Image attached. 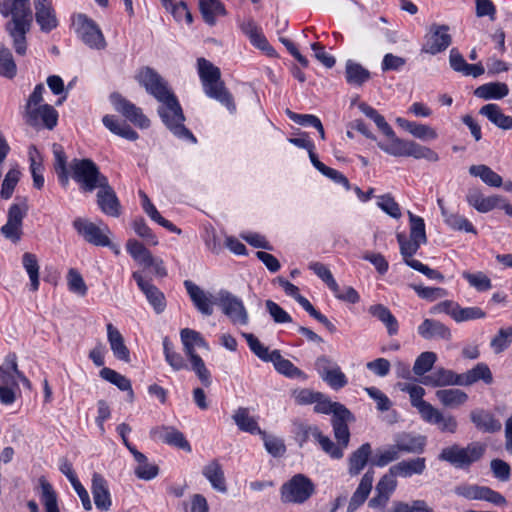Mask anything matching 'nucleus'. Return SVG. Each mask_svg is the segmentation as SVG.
Instances as JSON below:
<instances>
[{"instance_id": "1", "label": "nucleus", "mask_w": 512, "mask_h": 512, "mask_svg": "<svg viewBox=\"0 0 512 512\" xmlns=\"http://www.w3.org/2000/svg\"><path fill=\"white\" fill-rule=\"evenodd\" d=\"M136 78L148 93L161 102L158 112L168 129L176 136L188 138L195 142L196 139L192 133L183 125L185 118L182 109L176 97L167 88L164 79L149 67L141 69Z\"/></svg>"}, {"instance_id": "2", "label": "nucleus", "mask_w": 512, "mask_h": 512, "mask_svg": "<svg viewBox=\"0 0 512 512\" xmlns=\"http://www.w3.org/2000/svg\"><path fill=\"white\" fill-rule=\"evenodd\" d=\"M2 14L8 18L6 33L15 52L24 56L27 52V34L33 25L30 0H4Z\"/></svg>"}, {"instance_id": "3", "label": "nucleus", "mask_w": 512, "mask_h": 512, "mask_svg": "<svg viewBox=\"0 0 512 512\" xmlns=\"http://www.w3.org/2000/svg\"><path fill=\"white\" fill-rule=\"evenodd\" d=\"M410 234L409 239L404 233H397V241L400 247V254L403 261L412 269L424 274L429 279L444 281V276L437 270H434L418 260L413 259L422 244L427 242L425 223L423 218L409 212Z\"/></svg>"}, {"instance_id": "4", "label": "nucleus", "mask_w": 512, "mask_h": 512, "mask_svg": "<svg viewBox=\"0 0 512 512\" xmlns=\"http://www.w3.org/2000/svg\"><path fill=\"white\" fill-rule=\"evenodd\" d=\"M183 351L188 357L191 369L194 371L201 383L209 387L211 385V374L206 368L203 359L196 353V349H203L208 352L210 347L202 335L193 329L184 328L180 331Z\"/></svg>"}, {"instance_id": "5", "label": "nucleus", "mask_w": 512, "mask_h": 512, "mask_svg": "<svg viewBox=\"0 0 512 512\" xmlns=\"http://www.w3.org/2000/svg\"><path fill=\"white\" fill-rule=\"evenodd\" d=\"M198 71L205 93L225 105L230 112L235 111L233 97L220 80L221 74L219 68L214 66L210 61L199 58Z\"/></svg>"}, {"instance_id": "6", "label": "nucleus", "mask_w": 512, "mask_h": 512, "mask_svg": "<svg viewBox=\"0 0 512 512\" xmlns=\"http://www.w3.org/2000/svg\"><path fill=\"white\" fill-rule=\"evenodd\" d=\"M390 139L388 144L378 143V147L389 155L395 157H414L416 159H426L430 162L439 160L438 154L429 147L422 146L414 141H407L393 135L387 136Z\"/></svg>"}, {"instance_id": "7", "label": "nucleus", "mask_w": 512, "mask_h": 512, "mask_svg": "<svg viewBox=\"0 0 512 512\" xmlns=\"http://www.w3.org/2000/svg\"><path fill=\"white\" fill-rule=\"evenodd\" d=\"M4 366H2V404H11L20 395L19 381L27 388H30V382L17 369L15 354L6 357Z\"/></svg>"}, {"instance_id": "8", "label": "nucleus", "mask_w": 512, "mask_h": 512, "mask_svg": "<svg viewBox=\"0 0 512 512\" xmlns=\"http://www.w3.org/2000/svg\"><path fill=\"white\" fill-rule=\"evenodd\" d=\"M73 179L85 192H92L106 182V176L100 173L96 164L90 159H74L70 163Z\"/></svg>"}, {"instance_id": "9", "label": "nucleus", "mask_w": 512, "mask_h": 512, "mask_svg": "<svg viewBox=\"0 0 512 512\" xmlns=\"http://www.w3.org/2000/svg\"><path fill=\"white\" fill-rule=\"evenodd\" d=\"M72 25L77 36L91 49L104 50L107 47L106 39L98 24L86 14L73 16Z\"/></svg>"}, {"instance_id": "10", "label": "nucleus", "mask_w": 512, "mask_h": 512, "mask_svg": "<svg viewBox=\"0 0 512 512\" xmlns=\"http://www.w3.org/2000/svg\"><path fill=\"white\" fill-rule=\"evenodd\" d=\"M315 493V485L306 475L298 473L280 489L283 503L303 504Z\"/></svg>"}, {"instance_id": "11", "label": "nucleus", "mask_w": 512, "mask_h": 512, "mask_svg": "<svg viewBox=\"0 0 512 512\" xmlns=\"http://www.w3.org/2000/svg\"><path fill=\"white\" fill-rule=\"evenodd\" d=\"M28 210V200L25 197H16L15 202L8 208L7 221L2 225V234L14 244L18 243L23 235V219Z\"/></svg>"}, {"instance_id": "12", "label": "nucleus", "mask_w": 512, "mask_h": 512, "mask_svg": "<svg viewBox=\"0 0 512 512\" xmlns=\"http://www.w3.org/2000/svg\"><path fill=\"white\" fill-rule=\"evenodd\" d=\"M484 451L485 447L479 443H473L467 447H460L455 444L442 449L439 459L447 461L457 468H464L478 461L483 456Z\"/></svg>"}, {"instance_id": "13", "label": "nucleus", "mask_w": 512, "mask_h": 512, "mask_svg": "<svg viewBox=\"0 0 512 512\" xmlns=\"http://www.w3.org/2000/svg\"><path fill=\"white\" fill-rule=\"evenodd\" d=\"M217 305L233 325L245 326L249 322L248 312L240 298L228 291H220Z\"/></svg>"}, {"instance_id": "14", "label": "nucleus", "mask_w": 512, "mask_h": 512, "mask_svg": "<svg viewBox=\"0 0 512 512\" xmlns=\"http://www.w3.org/2000/svg\"><path fill=\"white\" fill-rule=\"evenodd\" d=\"M454 493L467 500H484L495 505H505L506 499L487 486L463 483L454 488Z\"/></svg>"}, {"instance_id": "15", "label": "nucleus", "mask_w": 512, "mask_h": 512, "mask_svg": "<svg viewBox=\"0 0 512 512\" xmlns=\"http://www.w3.org/2000/svg\"><path fill=\"white\" fill-rule=\"evenodd\" d=\"M73 226L76 231L89 243L96 246H109L110 240L108 238V234L110 230L107 226L103 229L95 225L94 223L82 219L77 218L73 222Z\"/></svg>"}, {"instance_id": "16", "label": "nucleus", "mask_w": 512, "mask_h": 512, "mask_svg": "<svg viewBox=\"0 0 512 512\" xmlns=\"http://www.w3.org/2000/svg\"><path fill=\"white\" fill-rule=\"evenodd\" d=\"M452 42L447 25L432 24L422 51L435 55L446 50Z\"/></svg>"}, {"instance_id": "17", "label": "nucleus", "mask_w": 512, "mask_h": 512, "mask_svg": "<svg viewBox=\"0 0 512 512\" xmlns=\"http://www.w3.org/2000/svg\"><path fill=\"white\" fill-rule=\"evenodd\" d=\"M110 99L115 110L134 125L142 129L150 126V120L142 113V110L123 98L120 94L114 93L111 95Z\"/></svg>"}, {"instance_id": "18", "label": "nucleus", "mask_w": 512, "mask_h": 512, "mask_svg": "<svg viewBox=\"0 0 512 512\" xmlns=\"http://www.w3.org/2000/svg\"><path fill=\"white\" fill-rule=\"evenodd\" d=\"M151 437L165 444L177 447L186 452H191V445L184 434L173 426H157L151 432Z\"/></svg>"}, {"instance_id": "19", "label": "nucleus", "mask_w": 512, "mask_h": 512, "mask_svg": "<svg viewBox=\"0 0 512 512\" xmlns=\"http://www.w3.org/2000/svg\"><path fill=\"white\" fill-rule=\"evenodd\" d=\"M57 111L48 104L26 111V123L34 127L53 129L57 124Z\"/></svg>"}, {"instance_id": "20", "label": "nucleus", "mask_w": 512, "mask_h": 512, "mask_svg": "<svg viewBox=\"0 0 512 512\" xmlns=\"http://www.w3.org/2000/svg\"><path fill=\"white\" fill-rule=\"evenodd\" d=\"M35 20L42 32L48 33L58 26L55 9L49 0H33Z\"/></svg>"}, {"instance_id": "21", "label": "nucleus", "mask_w": 512, "mask_h": 512, "mask_svg": "<svg viewBox=\"0 0 512 512\" xmlns=\"http://www.w3.org/2000/svg\"><path fill=\"white\" fill-rule=\"evenodd\" d=\"M355 420L353 414L345 407L338 406L336 416H332V426L334 436L338 440V444L344 449L348 446L350 432L348 423Z\"/></svg>"}, {"instance_id": "22", "label": "nucleus", "mask_w": 512, "mask_h": 512, "mask_svg": "<svg viewBox=\"0 0 512 512\" xmlns=\"http://www.w3.org/2000/svg\"><path fill=\"white\" fill-rule=\"evenodd\" d=\"M98 189L97 204L100 210L108 216L119 217L121 215V204L108 180L104 184L102 183Z\"/></svg>"}, {"instance_id": "23", "label": "nucleus", "mask_w": 512, "mask_h": 512, "mask_svg": "<svg viewBox=\"0 0 512 512\" xmlns=\"http://www.w3.org/2000/svg\"><path fill=\"white\" fill-rule=\"evenodd\" d=\"M418 334L425 340H445L451 339L452 334L449 327L442 322L426 318L417 328Z\"/></svg>"}, {"instance_id": "24", "label": "nucleus", "mask_w": 512, "mask_h": 512, "mask_svg": "<svg viewBox=\"0 0 512 512\" xmlns=\"http://www.w3.org/2000/svg\"><path fill=\"white\" fill-rule=\"evenodd\" d=\"M467 203L480 213H487L498 207L502 198L497 195L485 197L478 188H471L466 194Z\"/></svg>"}, {"instance_id": "25", "label": "nucleus", "mask_w": 512, "mask_h": 512, "mask_svg": "<svg viewBox=\"0 0 512 512\" xmlns=\"http://www.w3.org/2000/svg\"><path fill=\"white\" fill-rule=\"evenodd\" d=\"M373 481L374 471L369 469L362 476L357 489L353 493L347 506V512H355L366 501L371 492Z\"/></svg>"}, {"instance_id": "26", "label": "nucleus", "mask_w": 512, "mask_h": 512, "mask_svg": "<svg viewBox=\"0 0 512 512\" xmlns=\"http://www.w3.org/2000/svg\"><path fill=\"white\" fill-rule=\"evenodd\" d=\"M437 204L440 209L441 215L444 219V222L447 226H449L452 230L456 231H465L467 233L476 234L477 231L475 227L466 219L464 216L450 212L444 205V201L442 198L437 199Z\"/></svg>"}, {"instance_id": "27", "label": "nucleus", "mask_w": 512, "mask_h": 512, "mask_svg": "<svg viewBox=\"0 0 512 512\" xmlns=\"http://www.w3.org/2000/svg\"><path fill=\"white\" fill-rule=\"evenodd\" d=\"M107 340L113 355L123 362H130V351L120 331L111 323L107 324Z\"/></svg>"}, {"instance_id": "28", "label": "nucleus", "mask_w": 512, "mask_h": 512, "mask_svg": "<svg viewBox=\"0 0 512 512\" xmlns=\"http://www.w3.org/2000/svg\"><path fill=\"white\" fill-rule=\"evenodd\" d=\"M132 276L136 280L139 288L146 295L150 304L154 307L155 311L157 313L162 312L165 308V298L163 293H161L153 284L144 280L139 272H134Z\"/></svg>"}, {"instance_id": "29", "label": "nucleus", "mask_w": 512, "mask_h": 512, "mask_svg": "<svg viewBox=\"0 0 512 512\" xmlns=\"http://www.w3.org/2000/svg\"><path fill=\"white\" fill-rule=\"evenodd\" d=\"M425 422L434 424L443 433H455L457 431L458 423L456 418L450 414H443L434 406L422 418Z\"/></svg>"}, {"instance_id": "30", "label": "nucleus", "mask_w": 512, "mask_h": 512, "mask_svg": "<svg viewBox=\"0 0 512 512\" xmlns=\"http://www.w3.org/2000/svg\"><path fill=\"white\" fill-rule=\"evenodd\" d=\"M459 386H470L480 380L485 384H491L493 382V376L490 368L485 363H478L472 369L465 373L458 374Z\"/></svg>"}, {"instance_id": "31", "label": "nucleus", "mask_w": 512, "mask_h": 512, "mask_svg": "<svg viewBox=\"0 0 512 512\" xmlns=\"http://www.w3.org/2000/svg\"><path fill=\"white\" fill-rule=\"evenodd\" d=\"M459 376L452 370L438 368L422 378L421 383L432 387L459 385Z\"/></svg>"}, {"instance_id": "32", "label": "nucleus", "mask_w": 512, "mask_h": 512, "mask_svg": "<svg viewBox=\"0 0 512 512\" xmlns=\"http://www.w3.org/2000/svg\"><path fill=\"white\" fill-rule=\"evenodd\" d=\"M449 62L452 69L466 76L478 77L484 74V67L481 63L468 64L457 49L450 51Z\"/></svg>"}, {"instance_id": "33", "label": "nucleus", "mask_w": 512, "mask_h": 512, "mask_svg": "<svg viewBox=\"0 0 512 512\" xmlns=\"http://www.w3.org/2000/svg\"><path fill=\"white\" fill-rule=\"evenodd\" d=\"M92 494L98 509L107 511L111 506L110 494L105 479L97 473L92 478Z\"/></svg>"}, {"instance_id": "34", "label": "nucleus", "mask_w": 512, "mask_h": 512, "mask_svg": "<svg viewBox=\"0 0 512 512\" xmlns=\"http://www.w3.org/2000/svg\"><path fill=\"white\" fill-rule=\"evenodd\" d=\"M184 285L197 309L204 315H211L213 309L209 296L199 286L189 280H186Z\"/></svg>"}, {"instance_id": "35", "label": "nucleus", "mask_w": 512, "mask_h": 512, "mask_svg": "<svg viewBox=\"0 0 512 512\" xmlns=\"http://www.w3.org/2000/svg\"><path fill=\"white\" fill-rule=\"evenodd\" d=\"M202 473L215 490L221 493L227 492L224 472L218 460H212L204 466Z\"/></svg>"}, {"instance_id": "36", "label": "nucleus", "mask_w": 512, "mask_h": 512, "mask_svg": "<svg viewBox=\"0 0 512 512\" xmlns=\"http://www.w3.org/2000/svg\"><path fill=\"white\" fill-rule=\"evenodd\" d=\"M439 402L447 408H458L468 400V394L457 388L439 389L435 392Z\"/></svg>"}, {"instance_id": "37", "label": "nucleus", "mask_w": 512, "mask_h": 512, "mask_svg": "<svg viewBox=\"0 0 512 512\" xmlns=\"http://www.w3.org/2000/svg\"><path fill=\"white\" fill-rule=\"evenodd\" d=\"M395 446L400 453H421L425 447V437L402 433L396 436Z\"/></svg>"}, {"instance_id": "38", "label": "nucleus", "mask_w": 512, "mask_h": 512, "mask_svg": "<svg viewBox=\"0 0 512 512\" xmlns=\"http://www.w3.org/2000/svg\"><path fill=\"white\" fill-rule=\"evenodd\" d=\"M368 312L385 325L388 335L394 336L398 333V321L386 306L375 304L369 307Z\"/></svg>"}, {"instance_id": "39", "label": "nucleus", "mask_w": 512, "mask_h": 512, "mask_svg": "<svg viewBox=\"0 0 512 512\" xmlns=\"http://www.w3.org/2000/svg\"><path fill=\"white\" fill-rule=\"evenodd\" d=\"M390 468L397 476L404 478L411 477L414 474L420 475L426 468V459L423 457H417L410 460H403Z\"/></svg>"}, {"instance_id": "40", "label": "nucleus", "mask_w": 512, "mask_h": 512, "mask_svg": "<svg viewBox=\"0 0 512 512\" xmlns=\"http://www.w3.org/2000/svg\"><path fill=\"white\" fill-rule=\"evenodd\" d=\"M479 113L486 116L490 122L500 129H512V117L503 114L501 108L497 104H486L481 107Z\"/></svg>"}, {"instance_id": "41", "label": "nucleus", "mask_w": 512, "mask_h": 512, "mask_svg": "<svg viewBox=\"0 0 512 512\" xmlns=\"http://www.w3.org/2000/svg\"><path fill=\"white\" fill-rule=\"evenodd\" d=\"M470 419L475 426L483 432L494 433L500 431L502 427L499 420H497L492 414L483 410L472 411Z\"/></svg>"}, {"instance_id": "42", "label": "nucleus", "mask_w": 512, "mask_h": 512, "mask_svg": "<svg viewBox=\"0 0 512 512\" xmlns=\"http://www.w3.org/2000/svg\"><path fill=\"white\" fill-rule=\"evenodd\" d=\"M410 396L411 405L416 408L423 418L433 407L429 402L423 400L425 389L418 385L404 384L401 388Z\"/></svg>"}, {"instance_id": "43", "label": "nucleus", "mask_w": 512, "mask_h": 512, "mask_svg": "<svg viewBox=\"0 0 512 512\" xmlns=\"http://www.w3.org/2000/svg\"><path fill=\"white\" fill-rule=\"evenodd\" d=\"M99 375L102 379L110 382L111 384L117 386L120 390L122 391H127L128 392V400L129 402H133L134 400V392H133V389H132V385H131V382L130 380L125 377L124 375H121L120 373H118L117 371L111 369V368H108V367H103L100 372H99Z\"/></svg>"}, {"instance_id": "44", "label": "nucleus", "mask_w": 512, "mask_h": 512, "mask_svg": "<svg viewBox=\"0 0 512 512\" xmlns=\"http://www.w3.org/2000/svg\"><path fill=\"white\" fill-rule=\"evenodd\" d=\"M237 427L243 431L250 434H262V430L259 428L256 419L250 415L249 410L247 408L240 407L238 408L233 416Z\"/></svg>"}, {"instance_id": "45", "label": "nucleus", "mask_w": 512, "mask_h": 512, "mask_svg": "<svg viewBox=\"0 0 512 512\" xmlns=\"http://www.w3.org/2000/svg\"><path fill=\"white\" fill-rule=\"evenodd\" d=\"M371 452V445L369 443H364L351 454L349 457V474L351 476L358 475L364 469Z\"/></svg>"}, {"instance_id": "46", "label": "nucleus", "mask_w": 512, "mask_h": 512, "mask_svg": "<svg viewBox=\"0 0 512 512\" xmlns=\"http://www.w3.org/2000/svg\"><path fill=\"white\" fill-rule=\"evenodd\" d=\"M30 171L33 178V186L40 190L44 186L43 158L35 146L29 148Z\"/></svg>"}, {"instance_id": "47", "label": "nucleus", "mask_w": 512, "mask_h": 512, "mask_svg": "<svg viewBox=\"0 0 512 512\" xmlns=\"http://www.w3.org/2000/svg\"><path fill=\"white\" fill-rule=\"evenodd\" d=\"M103 124L112 133L130 141L138 139V134L125 122L118 121L112 115H106L102 119Z\"/></svg>"}, {"instance_id": "48", "label": "nucleus", "mask_w": 512, "mask_h": 512, "mask_svg": "<svg viewBox=\"0 0 512 512\" xmlns=\"http://www.w3.org/2000/svg\"><path fill=\"white\" fill-rule=\"evenodd\" d=\"M22 265L29 276L30 291L36 292L40 286L39 280V263L35 254L25 252L22 256Z\"/></svg>"}, {"instance_id": "49", "label": "nucleus", "mask_w": 512, "mask_h": 512, "mask_svg": "<svg viewBox=\"0 0 512 512\" xmlns=\"http://www.w3.org/2000/svg\"><path fill=\"white\" fill-rule=\"evenodd\" d=\"M199 7L204 21L209 25H214L216 18L226 13L219 0H199Z\"/></svg>"}, {"instance_id": "50", "label": "nucleus", "mask_w": 512, "mask_h": 512, "mask_svg": "<svg viewBox=\"0 0 512 512\" xmlns=\"http://www.w3.org/2000/svg\"><path fill=\"white\" fill-rule=\"evenodd\" d=\"M52 152L55 158L54 169L58 176L59 182L62 186H67L69 183V176L67 170V157L64 149L60 144L54 143L52 145Z\"/></svg>"}, {"instance_id": "51", "label": "nucleus", "mask_w": 512, "mask_h": 512, "mask_svg": "<svg viewBox=\"0 0 512 512\" xmlns=\"http://www.w3.org/2000/svg\"><path fill=\"white\" fill-rule=\"evenodd\" d=\"M127 251L140 265L150 267L154 263V257L140 242L134 239L128 240Z\"/></svg>"}, {"instance_id": "52", "label": "nucleus", "mask_w": 512, "mask_h": 512, "mask_svg": "<svg viewBox=\"0 0 512 512\" xmlns=\"http://www.w3.org/2000/svg\"><path fill=\"white\" fill-rule=\"evenodd\" d=\"M469 173L474 177H479L485 184L492 187H500L503 184L502 177L483 164L470 166Z\"/></svg>"}, {"instance_id": "53", "label": "nucleus", "mask_w": 512, "mask_h": 512, "mask_svg": "<svg viewBox=\"0 0 512 512\" xmlns=\"http://www.w3.org/2000/svg\"><path fill=\"white\" fill-rule=\"evenodd\" d=\"M508 87L504 83H489L479 86L475 95L482 99H501L508 95Z\"/></svg>"}, {"instance_id": "54", "label": "nucleus", "mask_w": 512, "mask_h": 512, "mask_svg": "<svg viewBox=\"0 0 512 512\" xmlns=\"http://www.w3.org/2000/svg\"><path fill=\"white\" fill-rule=\"evenodd\" d=\"M274 364L275 369L288 377H298L302 374L301 370H299L294 364L288 360L284 359L279 350L272 351V358L270 360Z\"/></svg>"}, {"instance_id": "55", "label": "nucleus", "mask_w": 512, "mask_h": 512, "mask_svg": "<svg viewBox=\"0 0 512 512\" xmlns=\"http://www.w3.org/2000/svg\"><path fill=\"white\" fill-rule=\"evenodd\" d=\"M386 512H435L424 500L394 501Z\"/></svg>"}, {"instance_id": "56", "label": "nucleus", "mask_w": 512, "mask_h": 512, "mask_svg": "<svg viewBox=\"0 0 512 512\" xmlns=\"http://www.w3.org/2000/svg\"><path fill=\"white\" fill-rule=\"evenodd\" d=\"M41 502L45 512H60L57 503V495L53 487L44 478L40 479Z\"/></svg>"}, {"instance_id": "57", "label": "nucleus", "mask_w": 512, "mask_h": 512, "mask_svg": "<svg viewBox=\"0 0 512 512\" xmlns=\"http://www.w3.org/2000/svg\"><path fill=\"white\" fill-rule=\"evenodd\" d=\"M369 77V71L362 67L360 64L351 60L346 63V79L348 83L353 85H361L367 81Z\"/></svg>"}, {"instance_id": "58", "label": "nucleus", "mask_w": 512, "mask_h": 512, "mask_svg": "<svg viewBox=\"0 0 512 512\" xmlns=\"http://www.w3.org/2000/svg\"><path fill=\"white\" fill-rule=\"evenodd\" d=\"M312 437L318 441L321 448L332 458L340 459L343 457V448L336 445L329 437L324 436L319 429H311Z\"/></svg>"}, {"instance_id": "59", "label": "nucleus", "mask_w": 512, "mask_h": 512, "mask_svg": "<svg viewBox=\"0 0 512 512\" xmlns=\"http://www.w3.org/2000/svg\"><path fill=\"white\" fill-rule=\"evenodd\" d=\"M358 108L360 111L365 114L367 117L372 119L377 127L382 131V133L386 136L393 135V129L390 127V125L386 122L384 117L380 115L373 107L369 106L366 103H360L358 105Z\"/></svg>"}, {"instance_id": "60", "label": "nucleus", "mask_w": 512, "mask_h": 512, "mask_svg": "<svg viewBox=\"0 0 512 512\" xmlns=\"http://www.w3.org/2000/svg\"><path fill=\"white\" fill-rule=\"evenodd\" d=\"M437 360V355L431 351L422 352L415 360L413 372L418 376H424L429 372Z\"/></svg>"}, {"instance_id": "61", "label": "nucleus", "mask_w": 512, "mask_h": 512, "mask_svg": "<svg viewBox=\"0 0 512 512\" xmlns=\"http://www.w3.org/2000/svg\"><path fill=\"white\" fill-rule=\"evenodd\" d=\"M67 285L68 289L79 296H85L87 294V285L84 282L83 277L75 268H70L67 273Z\"/></svg>"}, {"instance_id": "62", "label": "nucleus", "mask_w": 512, "mask_h": 512, "mask_svg": "<svg viewBox=\"0 0 512 512\" xmlns=\"http://www.w3.org/2000/svg\"><path fill=\"white\" fill-rule=\"evenodd\" d=\"M462 276L477 291H487L492 287L490 278L483 272L471 273L465 271L462 273Z\"/></svg>"}, {"instance_id": "63", "label": "nucleus", "mask_w": 512, "mask_h": 512, "mask_svg": "<svg viewBox=\"0 0 512 512\" xmlns=\"http://www.w3.org/2000/svg\"><path fill=\"white\" fill-rule=\"evenodd\" d=\"M163 348L166 361L175 371L187 368L184 358L172 349V345L167 338L163 341Z\"/></svg>"}, {"instance_id": "64", "label": "nucleus", "mask_w": 512, "mask_h": 512, "mask_svg": "<svg viewBox=\"0 0 512 512\" xmlns=\"http://www.w3.org/2000/svg\"><path fill=\"white\" fill-rule=\"evenodd\" d=\"M399 457L400 452L394 444L385 449L378 450L375 458L373 459V465L383 467L397 460Z\"/></svg>"}]
</instances>
